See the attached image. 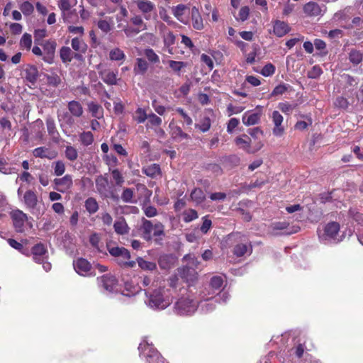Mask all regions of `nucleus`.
I'll return each mask as SVG.
<instances>
[{
  "label": "nucleus",
  "mask_w": 363,
  "mask_h": 363,
  "mask_svg": "<svg viewBox=\"0 0 363 363\" xmlns=\"http://www.w3.org/2000/svg\"><path fill=\"white\" fill-rule=\"evenodd\" d=\"M68 113L75 118H79L83 115L84 109L80 102L71 101L67 104Z\"/></svg>",
  "instance_id": "a878e982"
},
{
  "label": "nucleus",
  "mask_w": 363,
  "mask_h": 363,
  "mask_svg": "<svg viewBox=\"0 0 363 363\" xmlns=\"http://www.w3.org/2000/svg\"><path fill=\"white\" fill-rule=\"evenodd\" d=\"M209 115L204 116L198 123L195 124V127L199 128L201 132H207L211 126V120L210 115L212 116L213 113L212 111L208 112Z\"/></svg>",
  "instance_id": "c85d7f7f"
},
{
  "label": "nucleus",
  "mask_w": 363,
  "mask_h": 363,
  "mask_svg": "<svg viewBox=\"0 0 363 363\" xmlns=\"http://www.w3.org/2000/svg\"><path fill=\"white\" fill-rule=\"evenodd\" d=\"M77 3V0H60L58 6L65 15V12L69 11Z\"/></svg>",
  "instance_id": "37998d69"
},
{
  "label": "nucleus",
  "mask_w": 363,
  "mask_h": 363,
  "mask_svg": "<svg viewBox=\"0 0 363 363\" xmlns=\"http://www.w3.org/2000/svg\"><path fill=\"white\" fill-rule=\"evenodd\" d=\"M247 134L251 138L252 141L262 142L259 138V136L263 135V131L260 128L256 127L254 128H250L247 130Z\"/></svg>",
  "instance_id": "603ef678"
},
{
  "label": "nucleus",
  "mask_w": 363,
  "mask_h": 363,
  "mask_svg": "<svg viewBox=\"0 0 363 363\" xmlns=\"http://www.w3.org/2000/svg\"><path fill=\"white\" fill-rule=\"evenodd\" d=\"M363 59L362 53L357 50H352L349 53V60L353 65L359 64Z\"/></svg>",
  "instance_id": "09e8293b"
},
{
  "label": "nucleus",
  "mask_w": 363,
  "mask_h": 363,
  "mask_svg": "<svg viewBox=\"0 0 363 363\" xmlns=\"http://www.w3.org/2000/svg\"><path fill=\"white\" fill-rule=\"evenodd\" d=\"M198 308V300L190 291L182 294L175 301L173 308L174 313L182 316L191 315Z\"/></svg>",
  "instance_id": "f03ea898"
},
{
  "label": "nucleus",
  "mask_w": 363,
  "mask_h": 363,
  "mask_svg": "<svg viewBox=\"0 0 363 363\" xmlns=\"http://www.w3.org/2000/svg\"><path fill=\"white\" fill-rule=\"evenodd\" d=\"M142 172L147 177L155 178L160 174V167L159 164H152L142 169Z\"/></svg>",
  "instance_id": "72a5a7b5"
},
{
  "label": "nucleus",
  "mask_w": 363,
  "mask_h": 363,
  "mask_svg": "<svg viewBox=\"0 0 363 363\" xmlns=\"http://www.w3.org/2000/svg\"><path fill=\"white\" fill-rule=\"evenodd\" d=\"M100 77L102 80L108 85H116L118 82V71L104 70L100 72Z\"/></svg>",
  "instance_id": "5701e85b"
},
{
  "label": "nucleus",
  "mask_w": 363,
  "mask_h": 363,
  "mask_svg": "<svg viewBox=\"0 0 363 363\" xmlns=\"http://www.w3.org/2000/svg\"><path fill=\"white\" fill-rule=\"evenodd\" d=\"M88 110L91 116L97 119L104 116V109L102 106L95 102L91 101L87 104Z\"/></svg>",
  "instance_id": "7c9ffc66"
},
{
  "label": "nucleus",
  "mask_w": 363,
  "mask_h": 363,
  "mask_svg": "<svg viewBox=\"0 0 363 363\" xmlns=\"http://www.w3.org/2000/svg\"><path fill=\"white\" fill-rule=\"evenodd\" d=\"M290 31L289 26L284 22L277 20L274 23L273 32L277 37H283Z\"/></svg>",
  "instance_id": "b1692460"
},
{
  "label": "nucleus",
  "mask_w": 363,
  "mask_h": 363,
  "mask_svg": "<svg viewBox=\"0 0 363 363\" xmlns=\"http://www.w3.org/2000/svg\"><path fill=\"white\" fill-rule=\"evenodd\" d=\"M214 291L205 289L199 294V308L202 313H209L215 309L218 298L214 297Z\"/></svg>",
  "instance_id": "0eeeda50"
},
{
  "label": "nucleus",
  "mask_w": 363,
  "mask_h": 363,
  "mask_svg": "<svg viewBox=\"0 0 363 363\" xmlns=\"http://www.w3.org/2000/svg\"><path fill=\"white\" fill-rule=\"evenodd\" d=\"M182 216L185 223H189L198 218V213L196 210L187 209L182 213Z\"/></svg>",
  "instance_id": "864d4df0"
},
{
  "label": "nucleus",
  "mask_w": 363,
  "mask_h": 363,
  "mask_svg": "<svg viewBox=\"0 0 363 363\" xmlns=\"http://www.w3.org/2000/svg\"><path fill=\"white\" fill-rule=\"evenodd\" d=\"M111 23V18H109V21H107L106 19H101L97 22V26L102 32L108 33L112 29Z\"/></svg>",
  "instance_id": "8fccbe9b"
},
{
  "label": "nucleus",
  "mask_w": 363,
  "mask_h": 363,
  "mask_svg": "<svg viewBox=\"0 0 363 363\" xmlns=\"http://www.w3.org/2000/svg\"><path fill=\"white\" fill-rule=\"evenodd\" d=\"M65 154L66 158L69 161H74L77 159L78 157L77 150L75 147L71 145L66 147Z\"/></svg>",
  "instance_id": "13d9d810"
},
{
  "label": "nucleus",
  "mask_w": 363,
  "mask_h": 363,
  "mask_svg": "<svg viewBox=\"0 0 363 363\" xmlns=\"http://www.w3.org/2000/svg\"><path fill=\"white\" fill-rule=\"evenodd\" d=\"M123 201L125 203H135L133 200V191L132 189L126 188L123 190L121 194Z\"/></svg>",
  "instance_id": "052dcab7"
},
{
  "label": "nucleus",
  "mask_w": 363,
  "mask_h": 363,
  "mask_svg": "<svg viewBox=\"0 0 363 363\" xmlns=\"http://www.w3.org/2000/svg\"><path fill=\"white\" fill-rule=\"evenodd\" d=\"M223 283V279L221 277L219 276H215L211 278L210 281L209 288L207 289L208 290H210L211 291L212 290H218L222 287Z\"/></svg>",
  "instance_id": "5fc2aeb1"
},
{
  "label": "nucleus",
  "mask_w": 363,
  "mask_h": 363,
  "mask_svg": "<svg viewBox=\"0 0 363 363\" xmlns=\"http://www.w3.org/2000/svg\"><path fill=\"white\" fill-rule=\"evenodd\" d=\"M164 42V45L167 48H169L173 45L175 43V35L172 31L167 33L162 36Z\"/></svg>",
  "instance_id": "680f3d73"
},
{
  "label": "nucleus",
  "mask_w": 363,
  "mask_h": 363,
  "mask_svg": "<svg viewBox=\"0 0 363 363\" xmlns=\"http://www.w3.org/2000/svg\"><path fill=\"white\" fill-rule=\"evenodd\" d=\"M33 154L35 157L54 159L57 152L46 147H39L33 150Z\"/></svg>",
  "instance_id": "4be33fe9"
},
{
  "label": "nucleus",
  "mask_w": 363,
  "mask_h": 363,
  "mask_svg": "<svg viewBox=\"0 0 363 363\" xmlns=\"http://www.w3.org/2000/svg\"><path fill=\"white\" fill-rule=\"evenodd\" d=\"M73 266L75 272L80 276L91 277L96 274L91 264L86 259L79 258L74 260Z\"/></svg>",
  "instance_id": "9d476101"
},
{
  "label": "nucleus",
  "mask_w": 363,
  "mask_h": 363,
  "mask_svg": "<svg viewBox=\"0 0 363 363\" xmlns=\"http://www.w3.org/2000/svg\"><path fill=\"white\" fill-rule=\"evenodd\" d=\"M41 45L43 46L44 52L43 60L49 64H52L53 62L55 49L57 46L55 41L48 40L43 42V43H42Z\"/></svg>",
  "instance_id": "2eb2a0df"
},
{
  "label": "nucleus",
  "mask_w": 363,
  "mask_h": 363,
  "mask_svg": "<svg viewBox=\"0 0 363 363\" xmlns=\"http://www.w3.org/2000/svg\"><path fill=\"white\" fill-rule=\"evenodd\" d=\"M38 78V71L36 67L30 66L26 69V79L31 84H34Z\"/></svg>",
  "instance_id": "f704fd0d"
},
{
  "label": "nucleus",
  "mask_w": 363,
  "mask_h": 363,
  "mask_svg": "<svg viewBox=\"0 0 363 363\" xmlns=\"http://www.w3.org/2000/svg\"><path fill=\"white\" fill-rule=\"evenodd\" d=\"M111 176L117 186H121L124 183V177L118 169L111 170Z\"/></svg>",
  "instance_id": "bf43d9fd"
},
{
  "label": "nucleus",
  "mask_w": 363,
  "mask_h": 363,
  "mask_svg": "<svg viewBox=\"0 0 363 363\" xmlns=\"http://www.w3.org/2000/svg\"><path fill=\"white\" fill-rule=\"evenodd\" d=\"M138 350L140 356L145 358L147 363H165L164 358L147 340H144L140 344Z\"/></svg>",
  "instance_id": "39448f33"
},
{
  "label": "nucleus",
  "mask_w": 363,
  "mask_h": 363,
  "mask_svg": "<svg viewBox=\"0 0 363 363\" xmlns=\"http://www.w3.org/2000/svg\"><path fill=\"white\" fill-rule=\"evenodd\" d=\"M183 259L187 262V264L189 265V267L190 268H198V265L199 264V262L198 261L197 258L195 257L194 255L189 254L186 255Z\"/></svg>",
  "instance_id": "69168bd1"
},
{
  "label": "nucleus",
  "mask_w": 363,
  "mask_h": 363,
  "mask_svg": "<svg viewBox=\"0 0 363 363\" xmlns=\"http://www.w3.org/2000/svg\"><path fill=\"white\" fill-rule=\"evenodd\" d=\"M148 115L146 113L145 109L142 108H138L135 111V120L138 123H143L147 119Z\"/></svg>",
  "instance_id": "e2e57ef3"
},
{
  "label": "nucleus",
  "mask_w": 363,
  "mask_h": 363,
  "mask_svg": "<svg viewBox=\"0 0 363 363\" xmlns=\"http://www.w3.org/2000/svg\"><path fill=\"white\" fill-rule=\"evenodd\" d=\"M174 263V257L172 255H161L158 260V264L162 269H169Z\"/></svg>",
  "instance_id": "c9c22d12"
},
{
  "label": "nucleus",
  "mask_w": 363,
  "mask_h": 363,
  "mask_svg": "<svg viewBox=\"0 0 363 363\" xmlns=\"http://www.w3.org/2000/svg\"><path fill=\"white\" fill-rule=\"evenodd\" d=\"M57 114L61 128L64 133L69 136L70 133L67 132V128H72L74 125L75 122L74 116L69 114L67 111H58Z\"/></svg>",
  "instance_id": "f8f14e48"
},
{
  "label": "nucleus",
  "mask_w": 363,
  "mask_h": 363,
  "mask_svg": "<svg viewBox=\"0 0 363 363\" xmlns=\"http://www.w3.org/2000/svg\"><path fill=\"white\" fill-rule=\"evenodd\" d=\"M235 143L239 149L249 154L258 152L264 146L263 142L252 141L247 134H242L235 139Z\"/></svg>",
  "instance_id": "423d86ee"
},
{
  "label": "nucleus",
  "mask_w": 363,
  "mask_h": 363,
  "mask_svg": "<svg viewBox=\"0 0 363 363\" xmlns=\"http://www.w3.org/2000/svg\"><path fill=\"white\" fill-rule=\"evenodd\" d=\"M79 139L82 144L84 146L90 145L94 141L93 134L89 132H82L79 135Z\"/></svg>",
  "instance_id": "6e6d98bb"
},
{
  "label": "nucleus",
  "mask_w": 363,
  "mask_h": 363,
  "mask_svg": "<svg viewBox=\"0 0 363 363\" xmlns=\"http://www.w3.org/2000/svg\"><path fill=\"white\" fill-rule=\"evenodd\" d=\"M99 284L108 292L113 293L118 291V284L116 277L113 275H104L98 278Z\"/></svg>",
  "instance_id": "9b49d317"
},
{
  "label": "nucleus",
  "mask_w": 363,
  "mask_h": 363,
  "mask_svg": "<svg viewBox=\"0 0 363 363\" xmlns=\"http://www.w3.org/2000/svg\"><path fill=\"white\" fill-rule=\"evenodd\" d=\"M17 172V169L9 165L6 159L0 155V172L5 174H10Z\"/></svg>",
  "instance_id": "58836bf2"
},
{
  "label": "nucleus",
  "mask_w": 363,
  "mask_h": 363,
  "mask_svg": "<svg viewBox=\"0 0 363 363\" xmlns=\"http://www.w3.org/2000/svg\"><path fill=\"white\" fill-rule=\"evenodd\" d=\"M138 266L143 270L153 271L156 269L157 265L153 262L146 261L141 257L137 259Z\"/></svg>",
  "instance_id": "c03bdc74"
},
{
  "label": "nucleus",
  "mask_w": 363,
  "mask_h": 363,
  "mask_svg": "<svg viewBox=\"0 0 363 363\" xmlns=\"http://www.w3.org/2000/svg\"><path fill=\"white\" fill-rule=\"evenodd\" d=\"M271 118L274 125L272 129V133L276 137H281L284 133V127L282 125L284 118L278 111H274Z\"/></svg>",
  "instance_id": "4468645a"
},
{
  "label": "nucleus",
  "mask_w": 363,
  "mask_h": 363,
  "mask_svg": "<svg viewBox=\"0 0 363 363\" xmlns=\"http://www.w3.org/2000/svg\"><path fill=\"white\" fill-rule=\"evenodd\" d=\"M191 199L196 204L201 203L205 200V194L202 189H194L191 193Z\"/></svg>",
  "instance_id": "a19ab883"
},
{
  "label": "nucleus",
  "mask_w": 363,
  "mask_h": 363,
  "mask_svg": "<svg viewBox=\"0 0 363 363\" xmlns=\"http://www.w3.org/2000/svg\"><path fill=\"white\" fill-rule=\"evenodd\" d=\"M11 216L16 230L18 233L23 232L25 223L28 221L26 214L20 210H15L11 213Z\"/></svg>",
  "instance_id": "ddd939ff"
},
{
  "label": "nucleus",
  "mask_w": 363,
  "mask_h": 363,
  "mask_svg": "<svg viewBox=\"0 0 363 363\" xmlns=\"http://www.w3.org/2000/svg\"><path fill=\"white\" fill-rule=\"evenodd\" d=\"M60 59L63 63H69L76 56L69 47L63 46L60 50Z\"/></svg>",
  "instance_id": "473e14b6"
},
{
  "label": "nucleus",
  "mask_w": 363,
  "mask_h": 363,
  "mask_svg": "<svg viewBox=\"0 0 363 363\" xmlns=\"http://www.w3.org/2000/svg\"><path fill=\"white\" fill-rule=\"evenodd\" d=\"M21 47L23 48H26V50H30L32 45V37L31 35L28 33H24L20 41Z\"/></svg>",
  "instance_id": "0e129e2a"
},
{
  "label": "nucleus",
  "mask_w": 363,
  "mask_h": 363,
  "mask_svg": "<svg viewBox=\"0 0 363 363\" xmlns=\"http://www.w3.org/2000/svg\"><path fill=\"white\" fill-rule=\"evenodd\" d=\"M131 23L135 26H137V29L145 30L147 28L146 24L144 22L143 18L140 15H135L130 19Z\"/></svg>",
  "instance_id": "3c124183"
},
{
  "label": "nucleus",
  "mask_w": 363,
  "mask_h": 363,
  "mask_svg": "<svg viewBox=\"0 0 363 363\" xmlns=\"http://www.w3.org/2000/svg\"><path fill=\"white\" fill-rule=\"evenodd\" d=\"M291 86L287 84H280L274 87L272 93L270 94V96H280L286 93L289 89Z\"/></svg>",
  "instance_id": "49530a36"
},
{
  "label": "nucleus",
  "mask_w": 363,
  "mask_h": 363,
  "mask_svg": "<svg viewBox=\"0 0 363 363\" xmlns=\"http://www.w3.org/2000/svg\"><path fill=\"white\" fill-rule=\"evenodd\" d=\"M109 253L116 257L117 262L123 267L132 268L135 267V262L129 260L130 255L129 251L124 247H113L108 248Z\"/></svg>",
  "instance_id": "6e6552de"
},
{
  "label": "nucleus",
  "mask_w": 363,
  "mask_h": 363,
  "mask_svg": "<svg viewBox=\"0 0 363 363\" xmlns=\"http://www.w3.org/2000/svg\"><path fill=\"white\" fill-rule=\"evenodd\" d=\"M193 27L196 30H201L203 28L202 18L199 9L193 7L191 11Z\"/></svg>",
  "instance_id": "c756f323"
},
{
  "label": "nucleus",
  "mask_w": 363,
  "mask_h": 363,
  "mask_svg": "<svg viewBox=\"0 0 363 363\" xmlns=\"http://www.w3.org/2000/svg\"><path fill=\"white\" fill-rule=\"evenodd\" d=\"M55 185V189L62 193L68 191L73 185L72 177L70 174H66L62 178L54 179Z\"/></svg>",
  "instance_id": "a211bd4d"
},
{
  "label": "nucleus",
  "mask_w": 363,
  "mask_h": 363,
  "mask_svg": "<svg viewBox=\"0 0 363 363\" xmlns=\"http://www.w3.org/2000/svg\"><path fill=\"white\" fill-rule=\"evenodd\" d=\"M85 208L89 213L93 214L98 211L99 205L95 199L90 197L85 201Z\"/></svg>",
  "instance_id": "a18cd8bd"
},
{
  "label": "nucleus",
  "mask_w": 363,
  "mask_h": 363,
  "mask_svg": "<svg viewBox=\"0 0 363 363\" xmlns=\"http://www.w3.org/2000/svg\"><path fill=\"white\" fill-rule=\"evenodd\" d=\"M89 242L96 250L101 251V248L103 247V243L101 242L99 234L96 233L91 234L89 237Z\"/></svg>",
  "instance_id": "de8ad7c7"
},
{
  "label": "nucleus",
  "mask_w": 363,
  "mask_h": 363,
  "mask_svg": "<svg viewBox=\"0 0 363 363\" xmlns=\"http://www.w3.org/2000/svg\"><path fill=\"white\" fill-rule=\"evenodd\" d=\"M276 68L274 65H273L272 63H267L265 65L263 68L262 69L260 73L264 77H270L272 76L275 72Z\"/></svg>",
  "instance_id": "774afa93"
},
{
  "label": "nucleus",
  "mask_w": 363,
  "mask_h": 363,
  "mask_svg": "<svg viewBox=\"0 0 363 363\" xmlns=\"http://www.w3.org/2000/svg\"><path fill=\"white\" fill-rule=\"evenodd\" d=\"M340 225L336 222H330L324 226L323 230H318L320 240L324 243H337L342 240V236L339 234Z\"/></svg>",
  "instance_id": "7ed1b4c3"
},
{
  "label": "nucleus",
  "mask_w": 363,
  "mask_h": 363,
  "mask_svg": "<svg viewBox=\"0 0 363 363\" xmlns=\"http://www.w3.org/2000/svg\"><path fill=\"white\" fill-rule=\"evenodd\" d=\"M169 65L174 72L179 75V72L186 66V63L181 61L169 60Z\"/></svg>",
  "instance_id": "338daca9"
},
{
  "label": "nucleus",
  "mask_w": 363,
  "mask_h": 363,
  "mask_svg": "<svg viewBox=\"0 0 363 363\" xmlns=\"http://www.w3.org/2000/svg\"><path fill=\"white\" fill-rule=\"evenodd\" d=\"M261 114L247 111L242 115V121L246 126L257 125L260 121Z\"/></svg>",
  "instance_id": "412c9836"
},
{
  "label": "nucleus",
  "mask_w": 363,
  "mask_h": 363,
  "mask_svg": "<svg viewBox=\"0 0 363 363\" xmlns=\"http://www.w3.org/2000/svg\"><path fill=\"white\" fill-rule=\"evenodd\" d=\"M71 45L73 50L82 53L86 52L87 48L86 43L79 38H74L72 40Z\"/></svg>",
  "instance_id": "ea45409f"
},
{
  "label": "nucleus",
  "mask_w": 363,
  "mask_h": 363,
  "mask_svg": "<svg viewBox=\"0 0 363 363\" xmlns=\"http://www.w3.org/2000/svg\"><path fill=\"white\" fill-rule=\"evenodd\" d=\"M289 223L287 222H275L273 223L271 225L272 233L274 235H279V233L277 232L278 230H284V233L281 234L290 235L293 233H296V230L291 231L288 230Z\"/></svg>",
  "instance_id": "bb28decb"
},
{
  "label": "nucleus",
  "mask_w": 363,
  "mask_h": 363,
  "mask_svg": "<svg viewBox=\"0 0 363 363\" xmlns=\"http://www.w3.org/2000/svg\"><path fill=\"white\" fill-rule=\"evenodd\" d=\"M146 305L153 310H164L172 302L171 292L169 289L160 286L152 291H146Z\"/></svg>",
  "instance_id": "f257e3e1"
},
{
  "label": "nucleus",
  "mask_w": 363,
  "mask_h": 363,
  "mask_svg": "<svg viewBox=\"0 0 363 363\" xmlns=\"http://www.w3.org/2000/svg\"><path fill=\"white\" fill-rule=\"evenodd\" d=\"M134 4L144 16L146 21L157 18L155 4L149 0H135Z\"/></svg>",
  "instance_id": "1a4fd4ad"
},
{
  "label": "nucleus",
  "mask_w": 363,
  "mask_h": 363,
  "mask_svg": "<svg viewBox=\"0 0 363 363\" xmlns=\"http://www.w3.org/2000/svg\"><path fill=\"white\" fill-rule=\"evenodd\" d=\"M19 9L26 16H30L34 11L33 4L27 0H17Z\"/></svg>",
  "instance_id": "2f4dec72"
},
{
  "label": "nucleus",
  "mask_w": 363,
  "mask_h": 363,
  "mask_svg": "<svg viewBox=\"0 0 363 363\" xmlns=\"http://www.w3.org/2000/svg\"><path fill=\"white\" fill-rule=\"evenodd\" d=\"M125 58L124 52L118 48H114L109 52V59L111 61H124Z\"/></svg>",
  "instance_id": "4c0bfd02"
},
{
  "label": "nucleus",
  "mask_w": 363,
  "mask_h": 363,
  "mask_svg": "<svg viewBox=\"0 0 363 363\" xmlns=\"http://www.w3.org/2000/svg\"><path fill=\"white\" fill-rule=\"evenodd\" d=\"M55 175L59 177L62 175L65 172V164L62 160H57L52 163Z\"/></svg>",
  "instance_id": "4d7b16f0"
},
{
  "label": "nucleus",
  "mask_w": 363,
  "mask_h": 363,
  "mask_svg": "<svg viewBox=\"0 0 363 363\" xmlns=\"http://www.w3.org/2000/svg\"><path fill=\"white\" fill-rule=\"evenodd\" d=\"M252 252V247L250 242L245 240L244 242L238 243L233 249V254L237 257H242L245 255H250Z\"/></svg>",
  "instance_id": "aec40b11"
},
{
  "label": "nucleus",
  "mask_w": 363,
  "mask_h": 363,
  "mask_svg": "<svg viewBox=\"0 0 363 363\" xmlns=\"http://www.w3.org/2000/svg\"><path fill=\"white\" fill-rule=\"evenodd\" d=\"M24 203L30 209L35 208L38 203V199L33 191H27L23 196Z\"/></svg>",
  "instance_id": "cd10ccee"
},
{
  "label": "nucleus",
  "mask_w": 363,
  "mask_h": 363,
  "mask_svg": "<svg viewBox=\"0 0 363 363\" xmlns=\"http://www.w3.org/2000/svg\"><path fill=\"white\" fill-rule=\"evenodd\" d=\"M115 232L120 235H124L128 232V227L124 218L116 220L113 225Z\"/></svg>",
  "instance_id": "e433bc0d"
},
{
  "label": "nucleus",
  "mask_w": 363,
  "mask_h": 363,
  "mask_svg": "<svg viewBox=\"0 0 363 363\" xmlns=\"http://www.w3.org/2000/svg\"><path fill=\"white\" fill-rule=\"evenodd\" d=\"M140 230L143 238L146 240H150L153 237L164 235V226L161 222L156 221L153 223L145 218L142 220Z\"/></svg>",
  "instance_id": "20e7f679"
},
{
  "label": "nucleus",
  "mask_w": 363,
  "mask_h": 363,
  "mask_svg": "<svg viewBox=\"0 0 363 363\" xmlns=\"http://www.w3.org/2000/svg\"><path fill=\"white\" fill-rule=\"evenodd\" d=\"M96 187L97 191L102 197L108 198L112 195V191L108 184V181L106 177L100 175L96 179Z\"/></svg>",
  "instance_id": "dca6fc26"
},
{
  "label": "nucleus",
  "mask_w": 363,
  "mask_h": 363,
  "mask_svg": "<svg viewBox=\"0 0 363 363\" xmlns=\"http://www.w3.org/2000/svg\"><path fill=\"white\" fill-rule=\"evenodd\" d=\"M148 68L147 62L143 58H138L134 72L136 74H143Z\"/></svg>",
  "instance_id": "79ce46f5"
},
{
  "label": "nucleus",
  "mask_w": 363,
  "mask_h": 363,
  "mask_svg": "<svg viewBox=\"0 0 363 363\" xmlns=\"http://www.w3.org/2000/svg\"><path fill=\"white\" fill-rule=\"evenodd\" d=\"M326 8L324 5H319L314 1H310L303 6V11L308 16H322L325 12Z\"/></svg>",
  "instance_id": "f3484780"
},
{
  "label": "nucleus",
  "mask_w": 363,
  "mask_h": 363,
  "mask_svg": "<svg viewBox=\"0 0 363 363\" xmlns=\"http://www.w3.org/2000/svg\"><path fill=\"white\" fill-rule=\"evenodd\" d=\"M169 128L170 129L169 133L174 140L181 142L183 140H187L190 138V136L183 132L182 128L174 123V121H172L169 123Z\"/></svg>",
  "instance_id": "6ab92c4d"
},
{
  "label": "nucleus",
  "mask_w": 363,
  "mask_h": 363,
  "mask_svg": "<svg viewBox=\"0 0 363 363\" xmlns=\"http://www.w3.org/2000/svg\"><path fill=\"white\" fill-rule=\"evenodd\" d=\"M33 259L35 262H43L46 259L47 250L43 244H37L32 248Z\"/></svg>",
  "instance_id": "393cba45"
}]
</instances>
